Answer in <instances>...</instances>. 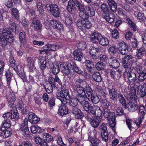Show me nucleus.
Listing matches in <instances>:
<instances>
[{
    "instance_id": "obj_1",
    "label": "nucleus",
    "mask_w": 146,
    "mask_h": 146,
    "mask_svg": "<svg viewBox=\"0 0 146 146\" xmlns=\"http://www.w3.org/2000/svg\"><path fill=\"white\" fill-rule=\"evenodd\" d=\"M135 86H132L129 88H125L124 89V95L128 100H132L135 98L136 90L135 87L138 89L137 92L141 97H144L146 95V84L142 83L140 86L139 82H136Z\"/></svg>"
},
{
    "instance_id": "obj_18",
    "label": "nucleus",
    "mask_w": 146,
    "mask_h": 146,
    "mask_svg": "<svg viewBox=\"0 0 146 146\" xmlns=\"http://www.w3.org/2000/svg\"><path fill=\"white\" fill-rule=\"evenodd\" d=\"M28 119L31 123L34 124L37 123L40 120V118L33 112L29 113Z\"/></svg>"
},
{
    "instance_id": "obj_36",
    "label": "nucleus",
    "mask_w": 146,
    "mask_h": 146,
    "mask_svg": "<svg viewBox=\"0 0 146 146\" xmlns=\"http://www.w3.org/2000/svg\"><path fill=\"white\" fill-rule=\"evenodd\" d=\"M91 146H100L101 145L100 141L98 138H93L90 140Z\"/></svg>"
},
{
    "instance_id": "obj_61",
    "label": "nucleus",
    "mask_w": 146,
    "mask_h": 146,
    "mask_svg": "<svg viewBox=\"0 0 146 146\" xmlns=\"http://www.w3.org/2000/svg\"><path fill=\"white\" fill-rule=\"evenodd\" d=\"M86 42L83 41H82L79 43L78 45V50H84L86 48Z\"/></svg>"
},
{
    "instance_id": "obj_38",
    "label": "nucleus",
    "mask_w": 146,
    "mask_h": 146,
    "mask_svg": "<svg viewBox=\"0 0 146 146\" xmlns=\"http://www.w3.org/2000/svg\"><path fill=\"white\" fill-rule=\"evenodd\" d=\"M71 69L78 74H83V72L81 69L76 64L73 62L71 63Z\"/></svg>"
},
{
    "instance_id": "obj_57",
    "label": "nucleus",
    "mask_w": 146,
    "mask_h": 146,
    "mask_svg": "<svg viewBox=\"0 0 146 146\" xmlns=\"http://www.w3.org/2000/svg\"><path fill=\"white\" fill-rule=\"evenodd\" d=\"M85 96H87L93 93V91L90 86L86 83L85 86Z\"/></svg>"
},
{
    "instance_id": "obj_54",
    "label": "nucleus",
    "mask_w": 146,
    "mask_h": 146,
    "mask_svg": "<svg viewBox=\"0 0 146 146\" xmlns=\"http://www.w3.org/2000/svg\"><path fill=\"white\" fill-rule=\"evenodd\" d=\"M20 111L23 115L25 114L27 112V110L24 109V105L22 101L19 100V112Z\"/></svg>"
},
{
    "instance_id": "obj_50",
    "label": "nucleus",
    "mask_w": 146,
    "mask_h": 146,
    "mask_svg": "<svg viewBox=\"0 0 146 146\" xmlns=\"http://www.w3.org/2000/svg\"><path fill=\"white\" fill-rule=\"evenodd\" d=\"M76 25L81 30V31L83 32L84 33L86 32V31L83 27V20H82L81 19L78 20L77 21Z\"/></svg>"
},
{
    "instance_id": "obj_12",
    "label": "nucleus",
    "mask_w": 146,
    "mask_h": 146,
    "mask_svg": "<svg viewBox=\"0 0 146 146\" xmlns=\"http://www.w3.org/2000/svg\"><path fill=\"white\" fill-rule=\"evenodd\" d=\"M118 12L120 15L123 16L127 24L132 28V30L134 31H136V29L135 23L129 18H127L126 17L125 13L124 12L123 10L121 9H119L118 11Z\"/></svg>"
},
{
    "instance_id": "obj_3",
    "label": "nucleus",
    "mask_w": 146,
    "mask_h": 146,
    "mask_svg": "<svg viewBox=\"0 0 146 146\" xmlns=\"http://www.w3.org/2000/svg\"><path fill=\"white\" fill-rule=\"evenodd\" d=\"M60 88L61 90L56 94L57 98L62 104H66L67 103V101L70 98L69 91L64 86H61Z\"/></svg>"
},
{
    "instance_id": "obj_15",
    "label": "nucleus",
    "mask_w": 146,
    "mask_h": 146,
    "mask_svg": "<svg viewBox=\"0 0 146 146\" xmlns=\"http://www.w3.org/2000/svg\"><path fill=\"white\" fill-rule=\"evenodd\" d=\"M31 26L35 31L40 30L42 29V24L38 19L35 18L33 19L31 23Z\"/></svg>"
},
{
    "instance_id": "obj_22",
    "label": "nucleus",
    "mask_w": 146,
    "mask_h": 146,
    "mask_svg": "<svg viewBox=\"0 0 146 146\" xmlns=\"http://www.w3.org/2000/svg\"><path fill=\"white\" fill-rule=\"evenodd\" d=\"M25 66V65L23 63L21 64L20 65V71H19V76L20 77L21 79L23 80L24 82L28 83V81L27 80L26 78V76L24 70L23 68Z\"/></svg>"
},
{
    "instance_id": "obj_32",
    "label": "nucleus",
    "mask_w": 146,
    "mask_h": 146,
    "mask_svg": "<svg viewBox=\"0 0 146 146\" xmlns=\"http://www.w3.org/2000/svg\"><path fill=\"white\" fill-rule=\"evenodd\" d=\"M108 2L110 9L113 12H115L117 9V4L113 0H108Z\"/></svg>"
},
{
    "instance_id": "obj_25",
    "label": "nucleus",
    "mask_w": 146,
    "mask_h": 146,
    "mask_svg": "<svg viewBox=\"0 0 146 146\" xmlns=\"http://www.w3.org/2000/svg\"><path fill=\"white\" fill-rule=\"evenodd\" d=\"M49 82L54 87H56V82L58 83L61 86H62L61 81L57 75H55L54 78H50L49 79Z\"/></svg>"
},
{
    "instance_id": "obj_48",
    "label": "nucleus",
    "mask_w": 146,
    "mask_h": 146,
    "mask_svg": "<svg viewBox=\"0 0 146 146\" xmlns=\"http://www.w3.org/2000/svg\"><path fill=\"white\" fill-rule=\"evenodd\" d=\"M13 74L9 70L6 72L5 74V76L7 79V84L9 87L10 86L11 82L12 77Z\"/></svg>"
},
{
    "instance_id": "obj_26",
    "label": "nucleus",
    "mask_w": 146,
    "mask_h": 146,
    "mask_svg": "<svg viewBox=\"0 0 146 146\" xmlns=\"http://www.w3.org/2000/svg\"><path fill=\"white\" fill-rule=\"evenodd\" d=\"M72 113L75 115V117L78 119H81L83 117V114L81 111L76 107L72 108Z\"/></svg>"
},
{
    "instance_id": "obj_44",
    "label": "nucleus",
    "mask_w": 146,
    "mask_h": 146,
    "mask_svg": "<svg viewBox=\"0 0 146 146\" xmlns=\"http://www.w3.org/2000/svg\"><path fill=\"white\" fill-rule=\"evenodd\" d=\"M76 98H77L78 102L80 104L87 101L88 97L85 96V95H76Z\"/></svg>"
},
{
    "instance_id": "obj_29",
    "label": "nucleus",
    "mask_w": 146,
    "mask_h": 146,
    "mask_svg": "<svg viewBox=\"0 0 146 146\" xmlns=\"http://www.w3.org/2000/svg\"><path fill=\"white\" fill-rule=\"evenodd\" d=\"M109 94L110 99L114 101H116L117 100L118 94L115 89L112 88L109 89Z\"/></svg>"
},
{
    "instance_id": "obj_16",
    "label": "nucleus",
    "mask_w": 146,
    "mask_h": 146,
    "mask_svg": "<svg viewBox=\"0 0 146 146\" xmlns=\"http://www.w3.org/2000/svg\"><path fill=\"white\" fill-rule=\"evenodd\" d=\"M101 35L98 32H94L90 35V38L91 42L93 43L99 42Z\"/></svg>"
},
{
    "instance_id": "obj_20",
    "label": "nucleus",
    "mask_w": 146,
    "mask_h": 146,
    "mask_svg": "<svg viewBox=\"0 0 146 146\" xmlns=\"http://www.w3.org/2000/svg\"><path fill=\"white\" fill-rule=\"evenodd\" d=\"M71 87L74 92H76L78 94L77 95H85V90L81 85L75 86V88H74L73 86H71Z\"/></svg>"
},
{
    "instance_id": "obj_23",
    "label": "nucleus",
    "mask_w": 146,
    "mask_h": 146,
    "mask_svg": "<svg viewBox=\"0 0 146 146\" xmlns=\"http://www.w3.org/2000/svg\"><path fill=\"white\" fill-rule=\"evenodd\" d=\"M77 6L78 7L79 10V15L80 18L84 17V12L85 10L84 5L80 3L79 2L77 1L76 3Z\"/></svg>"
},
{
    "instance_id": "obj_17",
    "label": "nucleus",
    "mask_w": 146,
    "mask_h": 146,
    "mask_svg": "<svg viewBox=\"0 0 146 146\" xmlns=\"http://www.w3.org/2000/svg\"><path fill=\"white\" fill-rule=\"evenodd\" d=\"M110 66L113 68H117L119 66V63L115 58L113 57L110 58L108 60Z\"/></svg>"
},
{
    "instance_id": "obj_52",
    "label": "nucleus",
    "mask_w": 146,
    "mask_h": 146,
    "mask_svg": "<svg viewBox=\"0 0 146 146\" xmlns=\"http://www.w3.org/2000/svg\"><path fill=\"white\" fill-rule=\"evenodd\" d=\"M98 106L97 105L91 106L89 108V110L90 112H89L88 114L90 113H91L94 117H95L96 114V112L97 111V108Z\"/></svg>"
},
{
    "instance_id": "obj_45",
    "label": "nucleus",
    "mask_w": 146,
    "mask_h": 146,
    "mask_svg": "<svg viewBox=\"0 0 146 146\" xmlns=\"http://www.w3.org/2000/svg\"><path fill=\"white\" fill-rule=\"evenodd\" d=\"M11 126L10 123V121L9 119H6L3 122H2L1 129H7L9 128Z\"/></svg>"
},
{
    "instance_id": "obj_19",
    "label": "nucleus",
    "mask_w": 146,
    "mask_h": 146,
    "mask_svg": "<svg viewBox=\"0 0 146 146\" xmlns=\"http://www.w3.org/2000/svg\"><path fill=\"white\" fill-rule=\"evenodd\" d=\"M7 98L9 106L11 108L12 106L14 103L15 100V94L12 92H10L7 95Z\"/></svg>"
},
{
    "instance_id": "obj_41",
    "label": "nucleus",
    "mask_w": 146,
    "mask_h": 146,
    "mask_svg": "<svg viewBox=\"0 0 146 146\" xmlns=\"http://www.w3.org/2000/svg\"><path fill=\"white\" fill-rule=\"evenodd\" d=\"M38 63H40V68L42 70H44L46 68V62L44 58L38 59Z\"/></svg>"
},
{
    "instance_id": "obj_63",
    "label": "nucleus",
    "mask_w": 146,
    "mask_h": 146,
    "mask_svg": "<svg viewBox=\"0 0 146 146\" xmlns=\"http://www.w3.org/2000/svg\"><path fill=\"white\" fill-rule=\"evenodd\" d=\"M101 9L104 13L103 14H104L106 13H109V8L108 6L106 4L103 3L101 5Z\"/></svg>"
},
{
    "instance_id": "obj_56",
    "label": "nucleus",
    "mask_w": 146,
    "mask_h": 146,
    "mask_svg": "<svg viewBox=\"0 0 146 146\" xmlns=\"http://www.w3.org/2000/svg\"><path fill=\"white\" fill-rule=\"evenodd\" d=\"M8 39L0 36V45L3 47L5 46L8 42Z\"/></svg>"
},
{
    "instance_id": "obj_49",
    "label": "nucleus",
    "mask_w": 146,
    "mask_h": 146,
    "mask_svg": "<svg viewBox=\"0 0 146 146\" xmlns=\"http://www.w3.org/2000/svg\"><path fill=\"white\" fill-rule=\"evenodd\" d=\"M36 2V7L38 11H39L40 13L42 14L44 11L43 5L41 2V1H38V0H37Z\"/></svg>"
},
{
    "instance_id": "obj_55",
    "label": "nucleus",
    "mask_w": 146,
    "mask_h": 146,
    "mask_svg": "<svg viewBox=\"0 0 146 146\" xmlns=\"http://www.w3.org/2000/svg\"><path fill=\"white\" fill-rule=\"evenodd\" d=\"M88 18L86 17V19L83 18H82L83 19V27L87 29H89L91 26V24L90 22L88 21Z\"/></svg>"
},
{
    "instance_id": "obj_42",
    "label": "nucleus",
    "mask_w": 146,
    "mask_h": 146,
    "mask_svg": "<svg viewBox=\"0 0 146 146\" xmlns=\"http://www.w3.org/2000/svg\"><path fill=\"white\" fill-rule=\"evenodd\" d=\"M92 77L94 81L97 82H100L101 81L102 78L100 73L96 72L93 74Z\"/></svg>"
},
{
    "instance_id": "obj_27",
    "label": "nucleus",
    "mask_w": 146,
    "mask_h": 146,
    "mask_svg": "<svg viewBox=\"0 0 146 146\" xmlns=\"http://www.w3.org/2000/svg\"><path fill=\"white\" fill-rule=\"evenodd\" d=\"M100 50L99 48L94 47H92L90 50V53L91 56V58L93 60L98 59L97 54L99 53Z\"/></svg>"
},
{
    "instance_id": "obj_28",
    "label": "nucleus",
    "mask_w": 146,
    "mask_h": 146,
    "mask_svg": "<svg viewBox=\"0 0 146 146\" xmlns=\"http://www.w3.org/2000/svg\"><path fill=\"white\" fill-rule=\"evenodd\" d=\"M58 114L61 115L67 114L68 112V109L66 104H61V106L58 110Z\"/></svg>"
},
{
    "instance_id": "obj_51",
    "label": "nucleus",
    "mask_w": 146,
    "mask_h": 146,
    "mask_svg": "<svg viewBox=\"0 0 146 146\" xmlns=\"http://www.w3.org/2000/svg\"><path fill=\"white\" fill-rule=\"evenodd\" d=\"M26 34L24 31H22L19 34V38L21 43H23L26 40Z\"/></svg>"
},
{
    "instance_id": "obj_35",
    "label": "nucleus",
    "mask_w": 146,
    "mask_h": 146,
    "mask_svg": "<svg viewBox=\"0 0 146 146\" xmlns=\"http://www.w3.org/2000/svg\"><path fill=\"white\" fill-rule=\"evenodd\" d=\"M127 108L130 111L133 112L137 110L138 107L135 104L130 101L127 105Z\"/></svg>"
},
{
    "instance_id": "obj_33",
    "label": "nucleus",
    "mask_w": 146,
    "mask_h": 146,
    "mask_svg": "<svg viewBox=\"0 0 146 146\" xmlns=\"http://www.w3.org/2000/svg\"><path fill=\"white\" fill-rule=\"evenodd\" d=\"M50 71L53 74L56 75L60 71L59 66L56 63H53L50 67Z\"/></svg>"
},
{
    "instance_id": "obj_8",
    "label": "nucleus",
    "mask_w": 146,
    "mask_h": 146,
    "mask_svg": "<svg viewBox=\"0 0 146 146\" xmlns=\"http://www.w3.org/2000/svg\"><path fill=\"white\" fill-rule=\"evenodd\" d=\"M0 36H2L6 38H8V42L11 43L13 42L14 38L11 33L9 29L7 28H5L3 29L1 31H0Z\"/></svg>"
},
{
    "instance_id": "obj_9",
    "label": "nucleus",
    "mask_w": 146,
    "mask_h": 146,
    "mask_svg": "<svg viewBox=\"0 0 146 146\" xmlns=\"http://www.w3.org/2000/svg\"><path fill=\"white\" fill-rule=\"evenodd\" d=\"M86 118L87 121L90 122L91 126L94 128L98 127L101 120L100 118L96 117L94 118L90 113L87 114Z\"/></svg>"
},
{
    "instance_id": "obj_10",
    "label": "nucleus",
    "mask_w": 146,
    "mask_h": 146,
    "mask_svg": "<svg viewBox=\"0 0 146 146\" xmlns=\"http://www.w3.org/2000/svg\"><path fill=\"white\" fill-rule=\"evenodd\" d=\"M118 49L123 55L127 54L131 49L129 46L124 42H121L118 44Z\"/></svg>"
},
{
    "instance_id": "obj_37",
    "label": "nucleus",
    "mask_w": 146,
    "mask_h": 146,
    "mask_svg": "<svg viewBox=\"0 0 146 146\" xmlns=\"http://www.w3.org/2000/svg\"><path fill=\"white\" fill-rule=\"evenodd\" d=\"M85 64L87 67V69L90 72L93 71L94 65L92 62L89 60H86Z\"/></svg>"
},
{
    "instance_id": "obj_7",
    "label": "nucleus",
    "mask_w": 146,
    "mask_h": 146,
    "mask_svg": "<svg viewBox=\"0 0 146 146\" xmlns=\"http://www.w3.org/2000/svg\"><path fill=\"white\" fill-rule=\"evenodd\" d=\"M134 58L131 55H128L124 57L122 60V64L125 71L132 69L133 59Z\"/></svg>"
},
{
    "instance_id": "obj_13",
    "label": "nucleus",
    "mask_w": 146,
    "mask_h": 146,
    "mask_svg": "<svg viewBox=\"0 0 146 146\" xmlns=\"http://www.w3.org/2000/svg\"><path fill=\"white\" fill-rule=\"evenodd\" d=\"M95 15V11L93 7L91 5H87L85 7V11L84 12V17H82L86 19V17L88 18L89 17H92Z\"/></svg>"
},
{
    "instance_id": "obj_58",
    "label": "nucleus",
    "mask_w": 146,
    "mask_h": 146,
    "mask_svg": "<svg viewBox=\"0 0 146 146\" xmlns=\"http://www.w3.org/2000/svg\"><path fill=\"white\" fill-rule=\"evenodd\" d=\"M81 105L83 107L84 110L86 111H89V108L91 106L90 105V104L88 101H84V102L81 104Z\"/></svg>"
},
{
    "instance_id": "obj_59",
    "label": "nucleus",
    "mask_w": 146,
    "mask_h": 146,
    "mask_svg": "<svg viewBox=\"0 0 146 146\" xmlns=\"http://www.w3.org/2000/svg\"><path fill=\"white\" fill-rule=\"evenodd\" d=\"M143 47H142L138 50L136 52V55L138 57H141L145 53V50Z\"/></svg>"
},
{
    "instance_id": "obj_47",
    "label": "nucleus",
    "mask_w": 146,
    "mask_h": 146,
    "mask_svg": "<svg viewBox=\"0 0 146 146\" xmlns=\"http://www.w3.org/2000/svg\"><path fill=\"white\" fill-rule=\"evenodd\" d=\"M2 131L1 134V136L3 137L6 138L9 137L11 134V132L9 130H7V129H1Z\"/></svg>"
},
{
    "instance_id": "obj_46",
    "label": "nucleus",
    "mask_w": 146,
    "mask_h": 146,
    "mask_svg": "<svg viewBox=\"0 0 146 146\" xmlns=\"http://www.w3.org/2000/svg\"><path fill=\"white\" fill-rule=\"evenodd\" d=\"M45 50L48 51H55L58 48V46L56 44H48L45 46Z\"/></svg>"
},
{
    "instance_id": "obj_39",
    "label": "nucleus",
    "mask_w": 146,
    "mask_h": 146,
    "mask_svg": "<svg viewBox=\"0 0 146 146\" xmlns=\"http://www.w3.org/2000/svg\"><path fill=\"white\" fill-rule=\"evenodd\" d=\"M86 84V82L84 80L80 79L77 80L75 82H72L71 86H73V88H75V86L80 85L83 86Z\"/></svg>"
},
{
    "instance_id": "obj_34",
    "label": "nucleus",
    "mask_w": 146,
    "mask_h": 146,
    "mask_svg": "<svg viewBox=\"0 0 146 146\" xmlns=\"http://www.w3.org/2000/svg\"><path fill=\"white\" fill-rule=\"evenodd\" d=\"M98 43L102 46H106L109 44V41L107 37L104 36H102L101 35Z\"/></svg>"
},
{
    "instance_id": "obj_2",
    "label": "nucleus",
    "mask_w": 146,
    "mask_h": 146,
    "mask_svg": "<svg viewBox=\"0 0 146 146\" xmlns=\"http://www.w3.org/2000/svg\"><path fill=\"white\" fill-rule=\"evenodd\" d=\"M110 103L106 100H104L102 103V107L104 111V116L109 121L110 125L114 127L115 125V113L111 111V106Z\"/></svg>"
},
{
    "instance_id": "obj_62",
    "label": "nucleus",
    "mask_w": 146,
    "mask_h": 146,
    "mask_svg": "<svg viewBox=\"0 0 146 146\" xmlns=\"http://www.w3.org/2000/svg\"><path fill=\"white\" fill-rule=\"evenodd\" d=\"M55 87H54L51 84L49 83V85H48L46 87L44 85V88L46 92L50 94L51 93L53 92V87L55 88Z\"/></svg>"
},
{
    "instance_id": "obj_4",
    "label": "nucleus",
    "mask_w": 146,
    "mask_h": 146,
    "mask_svg": "<svg viewBox=\"0 0 146 146\" xmlns=\"http://www.w3.org/2000/svg\"><path fill=\"white\" fill-rule=\"evenodd\" d=\"M132 68L125 71L123 76L125 80H128L129 84L135 86V84H137L136 82H138L136 81L137 78L135 74L132 72Z\"/></svg>"
},
{
    "instance_id": "obj_5",
    "label": "nucleus",
    "mask_w": 146,
    "mask_h": 146,
    "mask_svg": "<svg viewBox=\"0 0 146 146\" xmlns=\"http://www.w3.org/2000/svg\"><path fill=\"white\" fill-rule=\"evenodd\" d=\"M28 123L27 119H25L20 129V132L22 134L24 137L23 138L24 140L26 138L29 137L30 135V132L28 127Z\"/></svg>"
},
{
    "instance_id": "obj_21",
    "label": "nucleus",
    "mask_w": 146,
    "mask_h": 146,
    "mask_svg": "<svg viewBox=\"0 0 146 146\" xmlns=\"http://www.w3.org/2000/svg\"><path fill=\"white\" fill-rule=\"evenodd\" d=\"M61 71L65 74H69L71 69V63L65 64L62 66Z\"/></svg>"
},
{
    "instance_id": "obj_43",
    "label": "nucleus",
    "mask_w": 146,
    "mask_h": 146,
    "mask_svg": "<svg viewBox=\"0 0 146 146\" xmlns=\"http://www.w3.org/2000/svg\"><path fill=\"white\" fill-rule=\"evenodd\" d=\"M31 132L33 134L40 133L41 132V128L37 125L32 126L31 127Z\"/></svg>"
},
{
    "instance_id": "obj_31",
    "label": "nucleus",
    "mask_w": 146,
    "mask_h": 146,
    "mask_svg": "<svg viewBox=\"0 0 146 146\" xmlns=\"http://www.w3.org/2000/svg\"><path fill=\"white\" fill-rule=\"evenodd\" d=\"M74 59L77 61H81L83 58L82 53L78 50H74L73 53Z\"/></svg>"
},
{
    "instance_id": "obj_11",
    "label": "nucleus",
    "mask_w": 146,
    "mask_h": 146,
    "mask_svg": "<svg viewBox=\"0 0 146 146\" xmlns=\"http://www.w3.org/2000/svg\"><path fill=\"white\" fill-rule=\"evenodd\" d=\"M46 7L47 10L50 9L51 13L54 17H58L59 16V11L57 5L55 4H53L50 5L49 4H46Z\"/></svg>"
},
{
    "instance_id": "obj_14",
    "label": "nucleus",
    "mask_w": 146,
    "mask_h": 146,
    "mask_svg": "<svg viewBox=\"0 0 146 146\" xmlns=\"http://www.w3.org/2000/svg\"><path fill=\"white\" fill-rule=\"evenodd\" d=\"M50 24L54 29H56L60 31L63 30V25L60 21L55 20H53L51 21Z\"/></svg>"
},
{
    "instance_id": "obj_60",
    "label": "nucleus",
    "mask_w": 146,
    "mask_h": 146,
    "mask_svg": "<svg viewBox=\"0 0 146 146\" xmlns=\"http://www.w3.org/2000/svg\"><path fill=\"white\" fill-rule=\"evenodd\" d=\"M118 97L120 103L123 106H125L126 105V100L123 95L121 93H119L118 94Z\"/></svg>"
},
{
    "instance_id": "obj_6",
    "label": "nucleus",
    "mask_w": 146,
    "mask_h": 146,
    "mask_svg": "<svg viewBox=\"0 0 146 146\" xmlns=\"http://www.w3.org/2000/svg\"><path fill=\"white\" fill-rule=\"evenodd\" d=\"M17 108V107L13 106L11 108H10V110L11 112H7L3 114V117L5 118H10L13 121L17 120L18 119V116L17 115L18 111Z\"/></svg>"
},
{
    "instance_id": "obj_64",
    "label": "nucleus",
    "mask_w": 146,
    "mask_h": 146,
    "mask_svg": "<svg viewBox=\"0 0 146 146\" xmlns=\"http://www.w3.org/2000/svg\"><path fill=\"white\" fill-rule=\"evenodd\" d=\"M108 132H101V136L103 141L107 142L108 139Z\"/></svg>"
},
{
    "instance_id": "obj_53",
    "label": "nucleus",
    "mask_w": 146,
    "mask_h": 146,
    "mask_svg": "<svg viewBox=\"0 0 146 146\" xmlns=\"http://www.w3.org/2000/svg\"><path fill=\"white\" fill-rule=\"evenodd\" d=\"M135 16L137 19H139L140 22H143L145 19V17H144V14L140 12L137 13L135 12L134 14Z\"/></svg>"
},
{
    "instance_id": "obj_24",
    "label": "nucleus",
    "mask_w": 146,
    "mask_h": 146,
    "mask_svg": "<svg viewBox=\"0 0 146 146\" xmlns=\"http://www.w3.org/2000/svg\"><path fill=\"white\" fill-rule=\"evenodd\" d=\"M103 16L105 20L109 23H112L114 21L115 17L113 14H109V12H107L103 14Z\"/></svg>"
},
{
    "instance_id": "obj_40",
    "label": "nucleus",
    "mask_w": 146,
    "mask_h": 146,
    "mask_svg": "<svg viewBox=\"0 0 146 146\" xmlns=\"http://www.w3.org/2000/svg\"><path fill=\"white\" fill-rule=\"evenodd\" d=\"M138 110L139 112L138 113L139 116L144 117L146 113V107L144 106H140L139 107Z\"/></svg>"
},
{
    "instance_id": "obj_30",
    "label": "nucleus",
    "mask_w": 146,
    "mask_h": 146,
    "mask_svg": "<svg viewBox=\"0 0 146 146\" xmlns=\"http://www.w3.org/2000/svg\"><path fill=\"white\" fill-rule=\"evenodd\" d=\"M89 100H91L93 103L94 104H97L100 101V99L96 93L94 94L93 93L92 94L86 96Z\"/></svg>"
}]
</instances>
